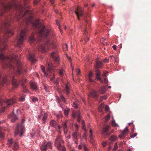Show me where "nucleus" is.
I'll return each mask as SVG.
<instances>
[{"instance_id": "56", "label": "nucleus", "mask_w": 151, "mask_h": 151, "mask_svg": "<svg viewBox=\"0 0 151 151\" xmlns=\"http://www.w3.org/2000/svg\"><path fill=\"white\" fill-rule=\"evenodd\" d=\"M104 82L105 84H108V80L106 78H104Z\"/></svg>"}, {"instance_id": "53", "label": "nucleus", "mask_w": 151, "mask_h": 151, "mask_svg": "<svg viewBox=\"0 0 151 151\" xmlns=\"http://www.w3.org/2000/svg\"><path fill=\"white\" fill-rule=\"evenodd\" d=\"M54 83L55 84H58L59 83V78H56L55 80L54 81Z\"/></svg>"}, {"instance_id": "47", "label": "nucleus", "mask_w": 151, "mask_h": 151, "mask_svg": "<svg viewBox=\"0 0 151 151\" xmlns=\"http://www.w3.org/2000/svg\"><path fill=\"white\" fill-rule=\"evenodd\" d=\"M55 99L60 104V99L59 98V97L57 96H55Z\"/></svg>"}, {"instance_id": "42", "label": "nucleus", "mask_w": 151, "mask_h": 151, "mask_svg": "<svg viewBox=\"0 0 151 151\" xmlns=\"http://www.w3.org/2000/svg\"><path fill=\"white\" fill-rule=\"evenodd\" d=\"M64 72V70L63 69H62L61 70H59V75L60 76H63Z\"/></svg>"}, {"instance_id": "18", "label": "nucleus", "mask_w": 151, "mask_h": 151, "mask_svg": "<svg viewBox=\"0 0 151 151\" xmlns=\"http://www.w3.org/2000/svg\"><path fill=\"white\" fill-rule=\"evenodd\" d=\"M70 88L69 84L67 83L65 85V88L63 91L67 95H68L70 93Z\"/></svg>"}, {"instance_id": "1", "label": "nucleus", "mask_w": 151, "mask_h": 151, "mask_svg": "<svg viewBox=\"0 0 151 151\" xmlns=\"http://www.w3.org/2000/svg\"><path fill=\"white\" fill-rule=\"evenodd\" d=\"M7 41V40L5 38H0V60L4 62L5 66H4V68L9 67L12 69L14 72L15 70V68L11 63H14V62H17L18 67L15 73L16 75L22 73L21 64L20 61H17V55H14L10 56H5L3 53V50L7 48V46L5 43ZM3 76L0 73V87L6 83L7 81H8L9 80L10 81L11 78L14 76V74L10 75V78L8 77V76H5V77L1 78Z\"/></svg>"}, {"instance_id": "12", "label": "nucleus", "mask_w": 151, "mask_h": 151, "mask_svg": "<svg viewBox=\"0 0 151 151\" xmlns=\"http://www.w3.org/2000/svg\"><path fill=\"white\" fill-rule=\"evenodd\" d=\"M14 103V101L12 99L7 100L5 101L2 99L1 96H0V105H2L6 103L8 106L11 105Z\"/></svg>"}, {"instance_id": "49", "label": "nucleus", "mask_w": 151, "mask_h": 151, "mask_svg": "<svg viewBox=\"0 0 151 151\" xmlns=\"http://www.w3.org/2000/svg\"><path fill=\"white\" fill-rule=\"evenodd\" d=\"M63 48L64 50H67L68 48V46L66 44H65L63 46Z\"/></svg>"}, {"instance_id": "35", "label": "nucleus", "mask_w": 151, "mask_h": 151, "mask_svg": "<svg viewBox=\"0 0 151 151\" xmlns=\"http://www.w3.org/2000/svg\"><path fill=\"white\" fill-rule=\"evenodd\" d=\"M109 59L111 61H112L114 60H115V62H116V60L117 59V58L116 57L114 56L113 55H111Z\"/></svg>"}, {"instance_id": "54", "label": "nucleus", "mask_w": 151, "mask_h": 151, "mask_svg": "<svg viewBox=\"0 0 151 151\" xmlns=\"http://www.w3.org/2000/svg\"><path fill=\"white\" fill-rule=\"evenodd\" d=\"M25 100V97L24 96H22L20 97L19 98V100L20 101H24Z\"/></svg>"}, {"instance_id": "31", "label": "nucleus", "mask_w": 151, "mask_h": 151, "mask_svg": "<svg viewBox=\"0 0 151 151\" xmlns=\"http://www.w3.org/2000/svg\"><path fill=\"white\" fill-rule=\"evenodd\" d=\"M117 139V138L114 135H112L111 136V137L109 138V140L111 141L112 142H114Z\"/></svg>"}, {"instance_id": "46", "label": "nucleus", "mask_w": 151, "mask_h": 151, "mask_svg": "<svg viewBox=\"0 0 151 151\" xmlns=\"http://www.w3.org/2000/svg\"><path fill=\"white\" fill-rule=\"evenodd\" d=\"M13 142V141L12 139L9 140L8 141L7 144L9 146L11 145Z\"/></svg>"}, {"instance_id": "33", "label": "nucleus", "mask_w": 151, "mask_h": 151, "mask_svg": "<svg viewBox=\"0 0 151 151\" xmlns=\"http://www.w3.org/2000/svg\"><path fill=\"white\" fill-rule=\"evenodd\" d=\"M67 121H65V122L62 124L63 127L64 129V132H65L67 131Z\"/></svg>"}, {"instance_id": "44", "label": "nucleus", "mask_w": 151, "mask_h": 151, "mask_svg": "<svg viewBox=\"0 0 151 151\" xmlns=\"http://www.w3.org/2000/svg\"><path fill=\"white\" fill-rule=\"evenodd\" d=\"M82 129L85 131H86V129L85 127V123L83 121H82Z\"/></svg>"}, {"instance_id": "7", "label": "nucleus", "mask_w": 151, "mask_h": 151, "mask_svg": "<svg viewBox=\"0 0 151 151\" xmlns=\"http://www.w3.org/2000/svg\"><path fill=\"white\" fill-rule=\"evenodd\" d=\"M27 31V28L21 31L20 35L19 37L17 38V45L18 47H20V45L23 43L26 37V33Z\"/></svg>"}, {"instance_id": "37", "label": "nucleus", "mask_w": 151, "mask_h": 151, "mask_svg": "<svg viewBox=\"0 0 151 151\" xmlns=\"http://www.w3.org/2000/svg\"><path fill=\"white\" fill-rule=\"evenodd\" d=\"M109 126L108 125L104 127V132H107L109 131Z\"/></svg>"}, {"instance_id": "13", "label": "nucleus", "mask_w": 151, "mask_h": 151, "mask_svg": "<svg viewBox=\"0 0 151 151\" xmlns=\"http://www.w3.org/2000/svg\"><path fill=\"white\" fill-rule=\"evenodd\" d=\"M50 56L57 63H59L60 58L56 52H52Z\"/></svg>"}, {"instance_id": "38", "label": "nucleus", "mask_w": 151, "mask_h": 151, "mask_svg": "<svg viewBox=\"0 0 151 151\" xmlns=\"http://www.w3.org/2000/svg\"><path fill=\"white\" fill-rule=\"evenodd\" d=\"M30 14V12L29 10L28 9H27L24 12V14H23L22 16V17L23 18L27 14Z\"/></svg>"}, {"instance_id": "29", "label": "nucleus", "mask_w": 151, "mask_h": 151, "mask_svg": "<svg viewBox=\"0 0 151 151\" xmlns=\"http://www.w3.org/2000/svg\"><path fill=\"white\" fill-rule=\"evenodd\" d=\"M48 117V115L46 113H45L42 118V122L43 124H45Z\"/></svg>"}, {"instance_id": "11", "label": "nucleus", "mask_w": 151, "mask_h": 151, "mask_svg": "<svg viewBox=\"0 0 151 151\" xmlns=\"http://www.w3.org/2000/svg\"><path fill=\"white\" fill-rule=\"evenodd\" d=\"M27 22L28 23H32V25L34 28L37 27L38 26L39 24V21L37 20L33 22H32V18L31 16H30L29 18H26Z\"/></svg>"}, {"instance_id": "40", "label": "nucleus", "mask_w": 151, "mask_h": 151, "mask_svg": "<svg viewBox=\"0 0 151 151\" xmlns=\"http://www.w3.org/2000/svg\"><path fill=\"white\" fill-rule=\"evenodd\" d=\"M104 106V105L103 103L101 104L99 109V110L100 112H101L102 111V109Z\"/></svg>"}, {"instance_id": "60", "label": "nucleus", "mask_w": 151, "mask_h": 151, "mask_svg": "<svg viewBox=\"0 0 151 151\" xmlns=\"http://www.w3.org/2000/svg\"><path fill=\"white\" fill-rule=\"evenodd\" d=\"M105 109L106 111H108L109 110V108L107 105H106L105 107Z\"/></svg>"}, {"instance_id": "48", "label": "nucleus", "mask_w": 151, "mask_h": 151, "mask_svg": "<svg viewBox=\"0 0 151 151\" xmlns=\"http://www.w3.org/2000/svg\"><path fill=\"white\" fill-rule=\"evenodd\" d=\"M38 99L36 97L33 98L32 101L34 102H37L38 101Z\"/></svg>"}, {"instance_id": "14", "label": "nucleus", "mask_w": 151, "mask_h": 151, "mask_svg": "<svg viewBox=\"0 0 151 151\" xmlns=\"http://www.w3.org/2000/svg\"><path fill=\"white\" fill-rule=\"evenodd\" d=\"M25 128L23 125L21 124H18L16 128L15 132H24Z\"/></svg>"}, {"instance_id": "5", "label": "nucleus", "mask_w": 151, "mask_h": 151, "mask_svg": "<svg viewBox=\"0 0 151 151\" xmlns=\"http://www.w3.org/2000/svg\"><path fill=\"white\" fill-rule=\"evenodd\" d=\"M27 80L26 79H23L20 81H18L16 79L12 78V83L14 86L17 87L19 85V83L21 84L23 88V92L24 93H26L27 92V90L25 86V84L27 82Z\"/></svg>"}, {"instance_id": "19", "label": "nucleus", "mask_w": 151, "mask_h": 151, "mask_svg": "<svg viewBox=\"0 0 151 151\" xmlns=\"http://www.w3.org/2000/svg\"><path fill=\"white\" fill-rule=\"evenodd\" d=\"M60 105L65 115L66 116H67L70 111L69 109L67 107H66L65 108L63 107V105L61 104H60Z\"/></svg>"}, {"instance_id": "22", "label": "nucleus", "mask_w": 151, "mask_h": 151, "mask_svg": "<svg viewBox=\"0 0 151 151\" xmlns=\"http://www.w3.org/2000/svg\"><path fill=\"white\" fill-rule=\"evenodd\" d=\"M9 116L12 118L11 122H14L18 119L17 117L14 114L13 112L9 115Z\"/></svg>"}, {"instance_id": "59", "label": "nucleus", "mask_w": 151, "mask_h": 151, "mask_svg": "<svg viewBox=\"0 0 151 151\" xmlns=\"http://www.w3.org/2000/svg\"><path fill=\"white\" fill-rule=\"evenodd\" d=\"M40 0H35L34 1V4L35 5L37 4L40 1Z\"/></svg>"}, {"instance_id": "52", "label": "nucleus", "mask_w": 151, "mask_h": 151, "mask_svg": "<svg viewBox=\"0 0 151 151\" xmlns=\"http://www.w3.org/2000/svg\"><path fill=\"white\" fill-rule=\"evenodd\" d=\"M131 124H132V127H133V128L132 129V131L133 132L134 131V125L133 124V122H130L128 123V124L129 125H130Z\"/></svg>"}, {"instance_id": "39", "label": "nucleus", "mask_w": 151, "mask_h": 151, "mask_svg": "<svg viewBox=\"0 0 151 151\" xmlns=\"http://www.w3.org/2000/svg\"><path fill=\"white\" fill-rule=\"evenodd\" d=\"M60 100L62 99V101L64 103H65L66 102V100L65 97L62 94L60 95Z\"/></svg>"}, {"instance_id": "17", "label": "nucleus", "mask_w": 151, "mask_h": 151, "mask_svg": "<svg viewBox=\"0 0 151 151\" xmlns=\"http://www.w3.org/2000/svg\"><path fill=\"white\" fill-rule=\"evenodd\" d=\"M72 116L73 118H75L77 117V121L79 122L81 119V116H80V113L79 111L73 112L72 114Z\"/></svg>"}, {"instance_id": "34", "label": "nucleus", "mask_w": 151, "mask_h": 151, "mask_svg": "<svg viewBox=\"0 0 151 151\" xmlns=\"http://www.w3.org/2000/svg\"><path fill=\"white\" fill-rule=\"evenodd\" d=\"M66 57L67 58V59H68V60L69 61V62L70 64L71 67V68L72 69V72H73V66L72 65V61H71V58L70 57H69V56H68L67 55H66Z\"/></svg>"}, {"instance_id": "55", "label": "nucleus", "mask_w": 151, "mask_h": 151, "mask_svg": "<svg viewBox=\"0 0 151 151\" xmlns=\"http://www.w3.org/2000/svg\"><path fill=\"white\" fill-rule=\"evenodd\" d=\"M56 23L59 26L60 32L61 33H62V32L61 30V29H60V24L59 23V21L58 20H56Z\"/></svg>"}, {"instance_id": "63", "label": "nucleus", "mask_w": 151, "mask_h": 151, "mask_svg": "<svg viewBox=\"0 0 151 151\" xmlns=\"http://www.w3.org/2000/svg\"><path fill=\"white\" fill-rule=\"evenodd\" d=\"M137 135V134L136 133H135L133 135L132 134H131V137L132 138L134 137H136Z\"/></svg>"}, {"instance_id": "9", "label": "nucleus", "mask_w": 151, "mask_h": 151, "mask_svg": "<svg viewBox=\"0 0 151 151\" xmlns=\"http://www.w3.org/2000/svg\"><path fill=\"white\" fill-rule=\"evenodd\" d=\"M10 23L9 22H4V24L1 26L0 29V31L2 32L4 31L6 35H9V36L12 35L14 33L12 31L8 28L7 26L10 25Z\"/></svg>"}, {"instance_id": "10", "label": "nucleus", "mask_w": 151, "mask_h": 151, "mask_svg": "<svg viewBox=\"0 0 151 151\" xmlns=\"http://www.w3.org/2000/svg\"><path fill=\"white\" fill-rule=\"evenodd\" d=\"M52 147V144L50 142H44L41 145L40 147L41 150L42 151H45L47 149L50 148Z\"/></svg>"}, {"instance_id": "16", "label": "nucleus", "mask_w": 151, "mask_h": 151, "mask_svg": "<svg viewBox=\"0 0 151 151\" xmlns=\"http://www.w3.org/2000/svg\"><path fill=\"white\" fill-rule=\"evenodd\" d=\"M75 13L77 15L78 19L79 20L80 16L82 17L83 16L82 10L80 7L78 6L76 11H75Z\"/></svg>"}, {"instance_id": "3", "label": "nucleus", "mask_w": 151, "mask_h": 151, "mask_svg": "<svg viewBox=\"0 0 151 151\" xmlns=\"http://www.w3.org/2000/svg\"><path fill=\"white\" fill-rule=\"evenodd\" d=\"M47 65L48 67L46 71H45L44 67L42 65L41 66V68L45 76L48 77L51 76L52 75H53V76L50 79V81H52L55 78V75L52 72V71L55 70V68L51 63H48Z\"/></svg>"}, {"instance_id": "41", "label": "nucleus", "mask_w": 151, "mask_h": 151, "mask_svg": "<svg viewBox=\"0 0 151 151\" xmlns=\"http://www.w3.org/2000/svg\"><path fill=\"white\" fill-rule=\"evenodd\" d=\"M111 124L113 126L115 127L118 126V124L115 122L114 119H113V120L112 121Z\"/></svg>"}, {"instance_id": "62", "label": "nucleus", "mask_w": 151, "mask_h": 151, "mask_svg": "<svg viewBox=\"0 0 151 151\" xmlns=\"http://www.w3.org/2000/svg\"><path fill=\"white\" fill-rule=\"evenodd\" d=\"M4 137L3 133H0V138H3Z\"/></svg>"}, {"instance_id": "43", "label": "nucleus", "mask_w": 151, "mask_h": 151, "mask_svg": "<svg viewBox=\"0 0 151 151\" xmlns=\"http://www.w3.org/2000/svg\"><path fill=\"white\" fill-rule=\"evenodd\" d=\"M106 98V96H101L100 97V99L99 100V102H102L104 99H105Z\"/></svg>"}, {"instance_id": "58", "label": "nucleus", "mask_w": 151, "mask_h": 151, "mask_svg": "<svg viewBox=\"0 0 151 151\" xmlns=\"http://www.w3.org/2000/svg\"><path fill=\"white\" fill-rule=\"evenodd\" d=\"M128 131V129L127 127H126V128L123 130V131L122 132H127Z\"/></svg>"}, {"instance_id": "32", "label": "nucleus", "mask_w": 151, "mask_h": 151, "mask_svg": "<svg viewBox=\"0 0 151 151\" xmlns=\"http://www.w3.org/2000/svg\"><path fill=\"white\" fill-rule=\"evenodd\" d=\"M19 148L18 143L16 142L14 143L13 146V149L14 150H17Z\"/></svg>"}, {"instance_id": "64", "label": "nucleus", "mask_w": 151, "mask_h": 151, "mask_svg": "<svg viewBox=\"0 0 151 151\" xmlns=\"http://www.w3.org/2000/svg\"><path fill=\"white\" fill-rule=\"evenodd\" d=\"M106 142H105L102 143V145L104 147H106Z\"/></svg>"}, {"instance_id": "45", "label": "nucleus", "mask_w": 151, "mask_h": 151, "mask_svg": "<svg viewBox=\"0 0 151 151\" xmlns=\"http://www.w3.org/2000/svg\"><path fill=\"white\" fill-rule=\"evenodd\" d=\"M118 148V146L117 143H115L114 144V148L112 149L113 151H114L117 149Z\"/></svg>"}, {"instance_id": "20", "label": "nucleus", "mask_w": 151, "mask_h": 151, "mask_svg": "<svg viewBox=\"0 0 151 151\" xmlns=\"http://www.w3.org/2000/svg\"><path fill=\"white\" fill-rule=\"evenodd\" d=\"M103 63L101 61L97 60L96 62V64L95 65L96 69L101 68L103 66Z\"/></svg>"}, {"instance_id": "57", "label": "nucleus", "mask_w": 151, "mask_h": 151, "mask_svg": "<svg viewBox=\"0 0 151 151\" xmlns=\"http://www.w3.org/2000/svg\"><path fill=\"white\" fill-rule=\"evenodd\" d=\"M76 72L77 75H78L80 73V70L79 69L77 68L76 70Z\"/></svg>"}, {"instance_id": "36", "label": "nucleus", "mask_w": 151, "mask_h": 151, "mask_svg": "<svg viewBox=\"0 0 151 151\" xmlns=\"http://www.w3.org/2000/svg\"><path fill=\"white\" fill-rule=\"evenodd\" d=\"M33 36H34V34H32L31 36L29 37V41L31 42H32L35 40V39H34Z\"/></svg>"}, {"instance_id": "4", "label": "nucleus", "mask_w": 151, "mask_h": 151, "mask_svg": "<svg viewBox=\"0 0 151 151\" xmlns=\"http://www.w3.org/2000/svg\"><path fill=\"white\" fill-rule=\"evenodd\" d=\"M53 42L50 40H47L45 43L42 44L38 47V50L39 51L42 52H45L47 50H50L52 47L55 48Z\"/></svg>"}, {"instance_id": "21", "label": "nucleus", "mask_w": 151, "mask_h": 151, "mask_svg": "<svg viewBox=\"0 0 151 151\" xmlns=\"http://www.w3.org/2000/svg\"><path fill=\"white\" fill-rule=\"evenodd\" d=\"M28 59L32 63H34L36 61L35 58V55L34 54H30L28 57Z\"/></svg>"}, {"instance_id": "15", "label": "nucleus", "mask_w": 151, "mask_h": 151, "mask_svg": "<svg viewBox=\"0 0 151 151\" xmlns=\"http://www.w3.org/2000/svg\"><path fill=\"white\" fill-rule=\"evenodd\" d=\"M49 124L51 126L56 128L58 127L60 130L62 127L58 125L57 122L55 120L52 119L50 121Z\"/></svg>"}, {"instance_id": "30", "label": "nucleus", "mask_w": 151, "mask_h": 151, "mask_svg": "<svg viewBox=\"0 0 151 151\" xmlns=\"http://www.w3.org/2000/svg\"><path fill=\"white\" fill-rule=\"evenodd\" d=\"M83 148V150L85 151L86 150H88L87 148L86 147V146L84 144H81L79 145L78 147V148L79 149H81V148Z\"/></svg>"}, {"instance_id": "28", "label": "nucleus", "mask_w": 151, "mask_h": 151, "mask_svg": "<svg viewBox=\"0 0 151 151\" xmlns=\"http://www.w3.org/2000/svg\"><path fill=\"white\" fill-rule=\"evenodd\" d=\"M90 95L93 97H96L97 96V92L94 90H92L90 92Z\"/></svg>"}, {"instance_id": "23", "label": "nucleus", "mask_w": 151, "mask_h": 151, "mask_svg": "<svg viewBox=\"0 0 151 151\" xmlns=\"http://www.w3.org/2000/svg\"><path fill=\"white\" fill-rule=\"evenodd\" d=\"M106 86H103L99 88V93L101 94H103L105 93L106 91Z\"/></svg>"}, {"instance_id": "24", "label": "nucleus", "mask_w": 151, "mask_h": 151, "mask_svg": "<svg viewBox=\"0 0 151 151\" xmlns=\"http://www.w3.org/2000/svg\"><path fill=\"white\" fill-rule=\"evenodd\" d=\"M30 86L32 89L34 90H37V84L35 83L32 82L31 83Z\"/></svg>"}, {"instance_id": "61", "label": "nucleus", "mask_w": 151, "mask_h": 151, "mask_svg": "<svg viewBox=\"0 0 151 151\" xmlns=\"http://www.w3.org/2000/svg\"><path fill=\"white\" fill-rule=\"evenodd\" d=\"M103 62L105 63H108L109 60L106 58H105L103 60Z\"/></svg>"}, {"instance_id": "50", "label": "nucleus", "mask_w": 151, "mask_h": 151, "mask_svg": "<svg viewBox=\"0 0 151 151\" xmlns=\"http://www.w3.org/2000/svg\"><path fill=\"white\" fill-rule=\"evenodd\" d=\"M110 117V116L109 114H108L105 117V120L107 122Z\"/></svg>"}, {"instance_id": "25", "label": "nucleus", "mask_w": 151, "mask_h": 151, "mask_svg": "<svg viewBox=\"0 0 151 151\" xmlns=\"http://www.w3.org/2000/svg\"><path fill=\"white\" fill-rule=\"evenodd\" d=\"M96 73L95 74V76L96 79H100V77L99 76H101L100 70H99L96 69Z\"/></svg>"}, {"instance_id": "26", "label": "nucleus", "mask_w": 151, "mask_h": 151, "mask_svg": "<svg viewBox=\"0 0 151 151\" xmlns=\"http://www.w3.org/2000/svg\"><path fill=\"white\" fill-rule=\"evenodd\" d=\"M93 76V74L92 72H90L88 75V79L89 81L91 82H95V80L91 79L92 77Z\"/></svg>"}, {"instance_id": "51", "label": "nucleus", "mask_w": 151, "mask_h": 151, "mask_svg": "<svg viewBox=\"0 0 151 151\" xmlns=\"http://www.w3.org/2000/svg\"><path fill=\"white\" fill-rule=\"evenodd\" d=\"M72 106L73 107H74L75 108H78V106L77 104L75 102H74L72 104Z\"/></svg>"}, {"instance_id": "6", "label": "nucleus", "mask_w": 151, "mask_h": 151, "mask_svg": "<svg viewBox=\"0 0 151 151\" xmlns=\"http://www.w3.org/2000/svg\"><path fill=\"white\" fill-rule=\"evenodd\" d=\"M50 32L49 30L45 26L43 25L41 26L38 32V35L42 39L44 37H47L50 35Z\"/></svg>"}, {"instance_id": "8", "label": "nucleus", "mask_w": 151, "mask_h": 151, "mask_svg": "<svg viewBox=\"0 0 151 151\" xmlns=\"http://www.w3.org/2000/svg\"><path fill=\"white\" fill-rule=\"evenodd\" d=\"M63 142V141L60 137H58L56 139L55 145L59 151H65V147L61 145L62 143Z\"/></svg>"}, {"instance_id": "2", "label": "nucleus", "mask_w": 151, "mask_h": 151, "mask_svg": "<svg viewBox=\"0 0 151 151\" xmlns=\"http://www.w3.org/2000/svg\"><path fill=\"white\" fill-rule=\"evenodd\" d=\"M2 6L3 9L0 10V16H2L4 12L9 10L12 7L15 8L16 10L20 12L21 14L25 8H29V6L26 4L25 2H24V6H22L21 4H17L15 3L13 4L9 5L3 4H2Z\"/></svg>"}, {"instance_id": "27", "label": "nucleus", "mask_w": 151, "mask_h": 151, "mask_svg": "<svg viewBox=\"0 0 151 151\" xmlns=\"http://www.w3.org/2000/svg\"><path fill=\"white\" fill-rule=\"evenodd\" d=\"M88 35V33L86 32V29H85L84 33V36L85 37L84 39V40L86 42L89 40V38Z\"/></svg>"}]
</instances>
